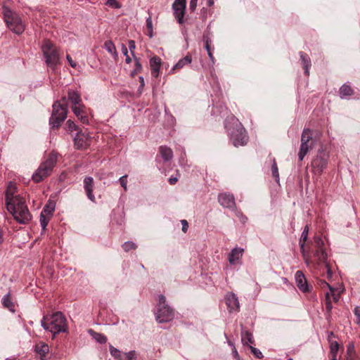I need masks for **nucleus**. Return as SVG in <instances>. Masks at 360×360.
<instances>
[{"label": "nucleus", "instance_id": "obj_8", "mask_svg": "<svg viewBox=\"0 0 360 360\" xmlns=\"http://www.w3.org/2000/svg\"><path fill=\"white\" fill-rule=\"evenodd\" d=\"M301 144L298 153L299 161H302L306 155L314 148L316 141L313 139L312 131L309 128H304L301 135Z\"/></svg>", "mask_w": 360, "mask_h": 360}, {"label": "nucleus", "instance_id": "obj_32", "mask_svg": "<svg viewBox=\"0 0 360 360\" xmlns=\"http://www.w3.org/2000/svg\"><path fill=\"white\" fill-rule=\"evenodd\" d=\"M89 333L92 335L93 338L100 344H104L107 342V338L102 333H96L92 330H89Z\"/></svg>", "mask_w": 360, "mask_h": 360}, {"label": "nucleus", "instance_id": "obj_26", "mask_svg": "<svg viewBox=\"0 0 360 360\" xmlns=\"http://www.w3.org/2000/svg\"><path fill=\"white\" fill-rule=\"evenodd\" d=\"M203 41L205 42V48L207 52V55H208L210 60L212 61V63L214 64V56H213V53L212 51V49H211L212 40L207 35L204 34L203 35Z\"/></svg>", "mask_w": 360, "mask_h": 360}, {"label": "nucleus", "instance_id": "obj_17", "mask_svg": "<svg viewBox=\"0 0 360 360\" xmlns=\"http://www.w3.org/2000/svg\"><path fill=\"white\" fill-rule=\"evenodd\" d=\"M151 75L153 77H158L161 65V58L158 56H153L150 60Z\"/></svg>", "mask_w": 360, "mask_h": 360}, {"label": "nucleus", "instance_id": "obj_29", "mask_svg": "<svg viewBox=\"0 0 360 360\" xmlns=\"http://www.w3.org/2000/svg\"><path fill=\"white\" fill-rule=\"evenodd\" d=\"M68 100L71 101L72 105H77L82 103V99L78 92L70 91L68 92Z\"/></svg>", "mask_w": 360, "mask_h": 360}, {"label": "nucleus", "instance_id": "obj_3", "mask_svg": "<svg viewBox=\"0 0 360 360\" xmlns=\"http://www.w3.org/2000/svg\"><path fill=\"white\" fill-rule=\"evenodd\" d=\"M57 161V153L53 151L50 153L32 174V180L36 183H39L49 176L56 167Z\"/></svg>", "mask_w": 360, "mask_h": 360}, {"label": "nucleus", "instance_id": "obj_42", "mask_svg": "<svg viewBox=\"0 0 360 360\" xmlns=\"http://www.w3.org/2000/svg\"><path fill=\"white\" fill-rule=\"evenodd\" d=\"M66 127L68 130L70 131H76L78 129V127L76 125V124L70 120L67 121Z\"/></svg>", "mask_w": 360, "mask_h": 360}, {"label": "nucleus", "instance_id": "obj_21", "mask_svg": "<svg viewBox=\"0 0 360 360\" xmlns=\"http://www.w3.org/2000/svg\"><path fill=\"white\" fill-rule=\"evenodd\" d=\"M34 351L40 356L41 360H45L46 355L49 352V347L47 344L39 342L36 345Z\"/></svg>", "mask_w": 360, "mask_h": 360}, {"label": "nucleus", "instance_id": "obj_45", "mask_svg": "<svg viewBox=\"0 0 360 360\" xmlns=\"http://www.w3.org/2000/svg\"><path fill=\"white\" fill-rule=\"evenodd\" d=\"M146 27L148 29V30L150 31L149 37H153V34H152V32H153V21H152V18H151L150 16H149L146 19Z\"/></svg>", "mask_w": 360, "mask_h": 360}, {"label": "nucleus", "instance_id": "obj_57", "mask_svg": "<svg viewBox=\"0 0 360 360\" xmlns=\"http://www.w3.org/2000/svg\"><path fill=\"white\" fill-rule=\"evenodd\" d=\"M331 294H332V297H333V300L335 302H338L340 300V294L339 293H335V290H333V292H331Z\"/></svg>", "mask_w": 360, "mask_h": 360}, {"label": "nucleus", "instance_id": "obj_34", "mask_svg": "<svg viewBox=\"0 0 360 360\" xmlns=\"http://www.w3.org/2000/svg\"><path fill=\"white\" fill-rule=\"evenodd\" d=\"M272 176L275 179V180L278 182L279 181V173L278 168L276 162V160H273V164L271 166Z\"/></svg>", "mask_w": 360, "mask_h": 360}, {"label": "nucleus", "instance_id": "obj_30", "mask_svg": "<svg viewBox=\"0 0 360 360\" xmlns=\"http://www.w3.org/2000/svg\"><path fill=\"white\" fill-rule=\"evenodd\" d=\"M308 233H309V227H308V226H306L302 232L301 237L300 239V250L303 255L304 254V245H305V242L307 240Z\"/></svg>", "mask_w": 360, "mask_h": 360}, {"label": "nucleus", "instance_id": "obj_44", "mask_svg": "<svg viewBox=\"0 0 360 360\" xmlns=\"http://www.w3.org/2000/svg\"><path fill=\"white\" fill-rule=\"evenodd\" d=\"M134 60H135V68L134 71L132 72V74L137 73L141 72L142 70V65L141 63L139 62V59L134 56Z\"/></svg>", "mask_w": 360, "mask_h": 360}, {"label": "nucleus", "instance_id": "obj_56", "mask_svg": "<svg viewBox=\"0 0 360 360\" xmlns=\"http://www.w3.org/2000/svg\"><path fill=\"white\" fill-rule=\"evenodd\" d=\"M332 309H333V305H332L331 300L326 301V309L328 314L330 312Z\"/></svg>", "mask_w": 360, "mask_h": 360}, {"label": "nucleus", "instance_id": "obj_62", "mask_svg": "<svg viewBox=\"0 0 360 360\" xmlns=\"http://www.w3.org/2000/svg\"><path fill=\"white\" fill-rule=\"evenodd\" d=\"M332 296L331 291L326 293V301L330 300V297Z\"/></svg>", "mask_w": 360, "mask_h": 360}, {"label": "nucleus", "instance_id": "obj_60", "mask_svg": "<svg viewBox=\"0 0 360 360\" xmlns=\"http://www.w3.org/2000/svg\"><path fill=\"white\" fill-rule=\"evenodd\" d=\"M233 356L235 359H236L237 360H239V354L234 346L233 347Z\"/></svg>", "mask_w": 360, "mask_h": 360}, {"label": "nucleus", "instance_id": "obj_16", "mask_svg": "<svg viewBox=\"0 0 360 360\" xmlns=\"http://www.w3.org/2000/svg\"><path fill=\"white\" fill-rule=\"evenodd\" d=\"M94 188V179L91 176H86L84 179V188L87 198L92 202H95V196L93 193Z\"/></svg>", "mask_w": 360, "mask_h": 360}, {"label": "nucleus", "instance_id": "obj_12", "mask_svg": "<svg viewBox=\"0 0 360 360\" xmlns=\"http://www.w3.org/2000/svg\"><path fill=\"white\" fill-rule=\"evenodd\" d=\"M218 201L219 204L224 207L230 209V210H236V202L235 198L233 195L224 193H221L218 196Z\"/></svg>", "mask_w": 360, "mask_h": 360}, {"label": "nucleus", "instance_id": "obj_38", "mask_svg": "<svg viewBox=\"0 0 360 360\" xmlns=\"http://www.w3.org/2000/svg\"><path fill=\"white\" fill-rule=\"evenodd\" d=\"M136 245L132 241H127L122 245V248L125 252H129L131 250H135Z\"/></svg>", "mask_w": 360, "mask_h": 360}, {"label": "nucleus", "instance_id": "obj_27", "mask_svg": "<svg viewBox=\"0 0 360 360\" xmlns=\"http://www.w3.org/2000/svg\"><path fill=\"white\" fill-rule=\"evenodd\" d=\"M2 304L5 308H7L11 311H15V305L11 300L10 292L3 297Z\"/></svg>", "mask_w": 360, "mask_h": 360}, {"label": "nucleus", "instance_id": "obj_54", "mask_svg": "<svg viewBox=\"0 0 360 360\" xmlns=\"http://www.w3.org/2000/svg\"><path fill=\"white\" fill-rule=\"evenodd\" d=\"M66 58L72 68H75L77 67V63L72 59L70 55H67Z\"/></svg>", "mask_w": 360, "mask_h": 360}, {"label": "nucleus", "instance_id": "obj_31", "mask_svg": "<svg viewBox=\"0 0 360 360\" xmlns=\"http://www.w3.org/2000/svg\"><path fill=\"white\" fill-rule=\"evenodd\" d=\"M104 48L108 52L110 53L115 58L117 57V52L116 51L115 46L112 41H106L104 44Z\"/></svg>", "mask_w": 360, "mask_h": 360}, {"label": "nucleus", "instance_id": "obj_47", "mask_svg": "<svg viewBox=\"0 0 360 360\" xmlns=\"http://www.w3.org/2000/svg\"><path fill=\"white\" fill-rule=\"evenodd\" d=\"M127 175H124V176H121L119 179V182L120 183L121 186L124 188V191L127 190Z\"/></svg>", "mask_w": 360, "mask_h": 360}, {"label": "nucleus", "instance_id": "obj_15", "mask_svg": "<svg viewBox=\"0 0 360 360\" xmlns=\"http://www.w3.org/2000/svg\"><path fill=\"white\" fill-rule=\"evenodd\" d=\"M84 109L85 106L82 103L72 106V110L75 115V116L81 121V122L87 124H89V119L86 115V112L84 111Z\"/></svg>", "mask_w": 360, "mask_h": 360}, {"label": "nucleus", "instance_id": "obj_6", "mask_svg": "<svg viewBox=\"0 0 360 360\" xmlns=\"http://www.w3.org/2000/svg\"><path fill=\"white\" fill-rule=\"evenodd\" d=\"M3 15L5 22L8 27L14 33L21 34L25 30V25L23 24L20 17L8 6H3Z\"/></svg>", "mask_w": 360, "mask_h": 360}, {"label": "nucleus", "instance_id": "obj_33", "mask_svg": "<svg viewBox=\"0 0 360 360\" xmlns=\"http://www.w3.org/2000/svg\"><path fill=\"white\" fill-rule=\"evenodd\" d=\"M109 350L110 354L117 360H122L123 359V353H122L118 349L114 347L112 345H110Z\"/></svg>", "mask_w": 360, "mask_h": 360}, {"label": "nucleus", "instance_id": "obj_46", "mask_svg": "<svg viewBox=\"0 0 360 360\" xmlns=\"http://www.w3.org/2000/svg\"><path fill=\"white\" fill-rule=\"evenodd\" d=\"M106 5L115 8H120V5L117 1V0H108L106 2Z\"/></svg>", "mask_w": 360, "mask_h": 360}, {"label": "nucleus", "instance_id": "obj_39", "mask_svg": "<svg viewBox=\"0 0 360 360\" xmlns=\"http://www.w3.org/2000/svg\"><path fill=\"white\" fill-rule=\"evenodd\" d=\"M40 224L42 228V230L44 231L46 228V226L49 224V218H47L45 214L41 212L40 214V219H39Z\"/></svg>", "mask_w": 360, "mask_h": 360}, {"label": "nucleus", "instance_id": "obj_10", "mask_svg": "<svg viewBox=\"0 0 360 360\" xmlns=\"http://www.w3.org/2000/svg\"><path fill=\"white\" fill-rule=\"evenodd\" d=\"M329 155L321 147L319 149L317 155L311 161V167L315 172L322 173L323 170L327 167Z\"/></svg>", "mask_w": 360, "mask_h": 360}, {"label": "nucleus", "instance_id": "obj_36", "mask_svg": "<svg viewBox=\"0 0 360 360\" xmlns=\"http://www.w3.org/2000/svg\"><path fill=\"white\" fill-rule=\"evenodd\" d=\"M123 359L122 360H136V353L134 350H131L127 353H123Z\"/></svg>", "mask_w": 360, "mask_h": 360}, {"label": "nucleus", "instance_id": "obj_59", "mask_svg": "<svg viewBox=\"0 0 360 360\" xmlns=\"http://www.w3.org/2000/svg\"><path fill=\"white\" fill-rule=\"evenodd\" d=\"M178 181V179L176 177H173V176H171L169 179V182L171 185H174L176 183V181Z\"/></svg>", "mask_w": 360, "mask_h": 360}, {"label": "nucleus", "instance_id": "obj_4", "mask_svg": "<svg viewBox=\"0 0 360 360\" xmlns=\"http://www.w3.org/2000/svg\"><path fill=\"white\" fill-rule=\"evenodd\" d=\"M52 113L49 119L51 128H58L66 119L68 114V105L66 98L63 97L61 101H56L52 105Z\"/></svg>", "mask_w": 360, "mask_h": 360}, {"label": "nucleus", "instance_id": "obj_11", "mask_svg": "<svg viewBox=\"0 0 360 360\" xmlns=\"http://www.w3.org/2000/svg\"><path fill=\"white\" fill-rule=\"evenodd\" d=\"M186 0H175L172 4L174 15L179 24L184 23Z\"/></svg>", "mask_w": 360, "mask_h": 360}, {"label": "nucleus", "instance_id": "obj_20", "mask_svg": "<svg viewBox=\"0 0 360 360\" xmlns=\"http://www.w3.org/2000/svg\"><path fill=\"white\" fill-rule=\"evenodd\" d=\"M300 60H301V62L302 64L304 74H305V75L309 76V69L311 65V59L306 53L302 52V51L300 52Z\"/></svg>", "mask_w": 360, "mask_h": 360}, {"label": "nucleus", "instance_id": "obj_61", "mask_svg": "<svg viewBox=\"0 0 360 360\" xmlns=\"http://www.w3.org/2000/svg\"><path fill=\"white\" fill-rule=\"evenodd\" d=\"M139 82L141 83L140 87H143L144 86V79L143 76H140L139 77Z\"/></svg>", "mask_w": 360, "mask_h": 360}, {"label": "nucleus", "instance_id": "obj_24", "mask_svg": "<svg viewBox=\"0 0 360 360\" xmlns=\"http://www.w3.org/2000/svg\"><path fill=\"white\" fill-rule=\"evenodd\" d=\"M314 255L316 258L318 263L319 264H325L328 263V262H327L328 255L326 252L325 249L316 250Z\"/></svg>", "mask_w": 360, "mask_h": 360}, {"label": "nucleus", "instance_id": "obj_1", "mask_svg": "<svg viewBox=\"0 0 360 360\" xmlns=\"http://www.w3.org/2000/svg\"><path fill=\"white\" fill-rule=\"evenodd\" d=\"M15 186L10 182L6 191V205L9 212L20 224H26L31 219L25 201L19 195H15Z\"/></svg>", "mask_w": 360, "mask_h": 360}, {"label": "nucleus", "instance_id": "obj_19", "mask_svg": "<svg viewBox=\"0 0 360 360\" xmlns=\"http://www.w3.org/2000/svg\"><path fill=\"white\" fill-rule=\"evenodd\" d=\"M243 249L235 248L229 255V262L231 264H235L243 256Z\"/></svg>", "mask_w": 360, "mask_h": 360}, {"label": "nucleus", "instance_id": "obj_9", "mask_svg": "<svg viewBox=\"0 0 360 360\" xmlns=\"http://www.w3.org/2000/svg\"><path fill=\"white\" fill-rule=\"evenodd\" d=\"M41 50L46 65L51 68H54L59 63V53L57 48L50 41H45Z\"/></svg>", "mask_w": 360, "mask_h": 360}, {"label": "nucleus", "instance_id": "obj_58", "mask_svg": "<svg viewBox=\"0 0 360 360\" xmlns=\"http://www.w3.org/2000/svg\"><path fill=\"white\" fill-rule=\"evenodd\" d=\"M354 313L357 318H360V307L357 306L354 308Z\"/></svg>", "mask_w": 360, "mask_h": 360}, {"label": "nucleus", "instance_id": "obj_50", "mask_svg": "<svg viewBox=\"0 0 360 360\" xmlns=\"http://www.w3.org/2000/svg\"><path fill=\"white\" fill-rule=\"evenodd\" d=\"M347 353L349 358H353L354 355V347L353 345H349L347 347Z\"/></svg>", "mask_w": 360, "mask_h": 360}, {"label": "nucleus", "instance_id": "obj_28", "mask_svg": "<svg viewBox=\"0 0 360 360\" xmlns=\"http://www.w3.org/2000/svg\"><path fill=\"white\" fill-rule=\"evenodd\" d=\"M160 153L165 162L170 160L173 158L172 150L167 146H160Z\"/></svg>", "mask_w": 360, "mask_h": 360}, {"label": "nucleus", "instance_id": "obj_37", "mask_svg": "<svg viewBox=\"0 0 360 360\" xmlns=\"http://www.w3.org/2000/svg\"><path fill=\"white\" fill-rule=\"evenodd\" d=\"M55 210V205L53 202H50L49 204L46 205L45 207L43 209L44 214L46 213V214H52V212Z\"/></svg>", "mask_w": 360, "mask_h": 360}, {"label": "nucleus", "instance_id": "obj_63", "mask_svg": "<svg viewBox=\"0 0 360 360\" xmlns=\"http://www.w3.org/2000/svg\"><path fill=\"white\" fill-rule=\"evenodd\" d=\"M5 360H20V359H18V358H16L15 356H12V357L6 358Z\"/></svg>", "mask_w": 360, "mask_h": 360}, {"label": "nucleus", "instance_id": "obj_5", "mask_svg": "<svg viewBox=\"0 0 360 360\" xmlns=\"http://www.w3.org/2000/svg\"><path fill=\"white\" fill-rule=\"evenodd\" d=\"M227 130L230 139L236 147L243 146L248 143L247 131L238 120L233 119L232 126L228 127Z\"/></svg>", "mask_w": 360, "mask_h": 360}, {"label": "nucleus", "instance_id": "obj_13", "mask_svg": "<svg viewBox=\"0 0 360 360\" xmlns=\"http://www.w3.org/2000/svg\"><path fill=\"white\" fill-rule=\"evenodd\" d=\"M75 148L77 150H84L89 146L88 136L82 131H78L74 138Z\"/></svg>", "mask_w": 360, "mask_h": 360}, {"label": "nucleus", "instance_id": "obj_23", "mask_svg": "<svg viewBox=\"0 0 360 360\" xmlns=\"http://www.w3.org/2000/svg\"><path fill=\"white\" fill-rule=\"evenodd\" d=\"M354 90L350 85L344 84L339 89L340 96L342 99L347 98L354 94Z\"/></svg>", "mask_w": 360, "mask_h": 360}, {"label": "nucleus", "instance_id": "obj_52", "mask_svg": "<svg viewBox=\"0 0 360 360\" xmlns=\"http://www.w3.org/2000/svg\"><path fill=\"white\" fill-rule=\"evenodd\" d=\"M198 0H191L189 3V9L194 11L197 6Z\"/></svg>", "mask_w": 360, "mask_h": 360}, {"label": "nucleus", "instance_id": "obj_14", "mask_svg": "<svg viewBox=\"0 0 360 360\" xmlns=\"http://www.w3.org/2000/svg\"><path fill=\"white\" fill-rule=\"evenodd\" d=\"M297 288L302 292H307L310 290L307 279L302 271H297L295 276Z\"/></svg>", "mask_w": 360, "mask_h": 360}, {"label": "nucleus", "instance_id": "obj_41", "mask_svg": "<svg viewBox=\"0 0 360 360\" xmlns=\"http://www.w3.org/2000/svg\"><path fill=\"white\" fill-rule=\"evenodd\" d=\"M250 349H251L252 353L257 359H262L264 357L262 352L259 349H257L256 347H254L252 346H250Z\"/></svg>", "mask_w": 360, "mask_h": 360}, {"label": "nucleus", "instance_id": "obj_55", "mask_svg": "<svg viewBox=\"0 0 360 360\" xmlns=\"http://www.w3.org/2000/svg\"><path fill=\"white\" fill-rule=\"evenodd\" d=\"M324 265H325V266H326V268L327 269V277L328 278H330L332 277V275H333L331 267L330 266L328 263H326Z\"/></svg>", "mask_w": 360, "mask_h": 360}, {"label": "nucleus", "instance_id": "obj_2", "mask_svg": "<svg viewBox=\"0 0 360 360\" xmlns=\"http://www.w3.org/2000/svg\"><path fill=\"white\" fill-rule=\"evenodd\" d=\"M41 325L44 330L50 331L53 335L65 332L67 329L66 319L60 311L56 312L50 316H44Z\"/></svg>", "mask_w": 360, "mask_h": 360}, {"label": "nucleus", "instance_id": "obj_48", "mask_svg": "<svg viewBox=\"0 0 360 360\" xmlns=\"http://www.w3.org/2000/svg\"><path fill=\"white\" fill-rule=\"evenodd\" d=\"M319 285H321V288H328L329 290L333 292V290H334V288H333L331 285H330L326 281H323V280H320L319 281Z\"/></svg>", "mask_w": 360, "mask_h": 360}, {"label": "nucleus", "instance_id": "obj_35", "mask_svg": "<svg viewBox=\"0 0 360 360\" xmlns=\"http://www.w3.org/2000/svg\"><path fill=\"white\" fill-rule=\"evenodd\" d=\"M323 245L324 242L322 238L319 236H316L314 238V246L316 248V250L324 249Z\"/></svg>", "mask_w": 360, "mask_h": 360}, {"label": "nucleus", "instance_id": "obj_53", "mask_svg": "<svg viewBox=\"0 0 360 360\" xmlns=\"http://www.w3.org/2000/svg\"><path fill=\"white\" fill-rule=\"evenodd\" d=\"M181 224H182V231L184 232V233H186V231H188V223L186 220L185 219H183L181 221Z\"/></svg>", "mask_w": 360, "mask_h": 360}, {"label": "nucleus", "instance_id": "obj_25", "mask_svg": "<svg viewBox=\"0 0 360 360\" xmlns=\"http://www.w3.org/2000/svg\"><path fill=\"white\" fill-rule=\"evenodd\" d=\"M241 340L243 345L252 344L254 342V338L252 333L248 330L243 329L242 326L241 330Z\"/></svg>", "mask_w": 360, "mask_h": 360}, {"label": "nucleus", "instance_id": "obj_49", "mask_svg": "<svg viewBox=\"0 0 360 360\" xmlns=\"http://www.w3.org/2000/svg\"><path fill=\"white\" fill-rule=\"evenodd\" d=\"M135 49H136L135 41L134 40H129V49L130 52L131 53V54L133 55L134 57V51Z\"/></svg>", "mask_w": 360, "mask_h": 360}, {"label": "nucleus", "instance_id": "obj_40", "mask_svg": "<svg viewBox=\"0 0 360 360\" xmlns=\"http://www.w3.org/2000/svg\"><path fill=\"white\" fill-rule=\"evenodd\" d=\"M330 350L331 354H337L339 350V344L338 342L334 341L330 343Z\"/></svg>", "mask_w": 360, "mask_h": 360}, {"label": "nucleus", "instance_id": "obj_18", "mask_svg": "<svg viewBox=\"0 0 360 360\" xmlns=\"http://www.w3.org/2000/svg\"><path fill=\"white\" fill-rule=\"evenodd\" d=\"M226 304L229 311L238 310L239 309V301L236 295L233 293L228 295L226 297Z\"/></svg>", "mask_w": 360, "mask_h": 360}, {"label": "nucleus", "instance_id": "obj_7", "mask_svg": "<svg viewBox=\"0 0 360 360\" xmlns=\"http://www.w3.org/2000/svg\"><path fill=\"white\" fill-rule=\"evenodd\" d=\"M174 309L167 304L165 297L162 295H159L155 312L156 321L159 323L169 322L174 319Z\"/></svg>", "mask_w": 360, "mask_h": 360}, {"label": "nucleus", "instance_id": "obj_22", "mask_svg": "<svg viewBox=\"0 0 360 360\" xmlns=\"http://www.w3.org/2000/svg\"><path fill=\"white\" fill-rule=\"evenodd\" d=\"M192 62V56L191 54L188 53L185 57L180 59L176 65L170 70L171 72L174 71L175 70H179L183 68L185 65L191 63Z\"/></svg>", "mask_w": 360, "mask_h": 360}, {"label": "nucleus", "instance_id": "obj_64", "mask_svg": "<svg viewBox=\"0 0 360 360\" xmlns=\"http://www.w3.org/2000/svg\"><path fill=\"white\" fill-rule=\"evenodd\" d=\"M333 336H334V333H333V332H330V333H328V339H330L331 337H333Z\"/></svg>", "mask_w": 360, "mask_h": 360}, {"label": "nucleus", "instance_id": "obj_51", "mask_svg": "<svg viewBox=\"0 0 360 360\" xmlns=\"http://www.w3.org/2000/svg\"><path fill=\"white\" fill-rule=\"evenodd\" d=\"M236 214L242 223L244 224L247 221L248 218L245 215H243L240 212L236 210Z\"/></svg>", "mask_w": 360, "mask_h": 360}, {"label": "nucleus", "instance_id": "obj_43", "mask_svg": "<svg viewBox=\"0 0 360 360\" xmlns=\"http://www.w3.org/2000/svg\"><path fill=\"white\" fill-rule=\"evenodd\" d=\"M122 52L125 56V61L127 63H130L131 62V58L128 55V49L124 44H122Z\"/></svg>", "mask_w": 360, "mask_h": 360}]
</instances>
